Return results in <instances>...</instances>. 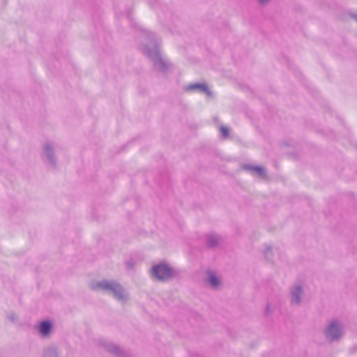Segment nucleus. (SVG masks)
<instances>
[{
	"label": "nucleus",
	"mask_w": 357,
	"mask_h": 357,
	"mask_svg": "<svg viewBox=\"0 0 357 357\" xmlns=\"http://www.w3.org/2000/svg\"><path fill=\"white\" fill-rule=\"evenodd\" d=\"M171 269L166 265L155 266L152 269V275L158 280H163L170 278Z\"/></svg>",
	"instance_id": "obj_1"
},
{
	"label": "nucleus",
	"mask_w": 357,
	"mask_h": 357,
	"mask_svg": "<svg viewBox=\"0 0 357 357\" xmlns=\"http://www.w3.org/2000/svg\"><path fill=\"white\" fill-rule=\"evenodd\" d=\"M327 335L331 339L335 340L340 335V329L337 324L331 323L327 329Z\"/></svg>",
	"instance_id": "obj_2"
},
{
	"label": "nucleus",
	"mask_w": 357,
	"mask_h": 357,
	"mask_svg": "<svg viewBox=\"0 0 357 357\" xmlns=\"http://www.w3.org/2000/svg\"><path fill=\"white\" fill-rule=\"evenodd\" d=\"M247 170L250 171L254 175L259 177H264L266 174L265 169L261 167L247 166Z\"/></svg>",
	"instance_id": "obj_3"
},
{
	"label": "nucleus",
	"mask_w": 357,
	"mask_h": 357,
	"mask_svg": "<svg viewBox=\"0 0 357 357\" xmlns=\"http://www.w3.org/2000/svg\"><path fill=\"white\" fill-rule=\"evenodd\" d=\"M51 323L49 321H43L39 328V331L40 333H42L43 335H47L51 330Z\"/></svg>",
	"instance_id": "obj_4"
},
{
	"label": "nucleus",
	"mask_w": 357,
	"mask_h": 357,
	"mask_svg": "<svg viewBox=\"0 0 357 357\" xmlns=\"http://www.w3.org/2000/svg\"><path fill=\"white\" fill-rule=\"evenodd\" d=\"M103 288L112 289L114 291H117L119 286L114 283L107 282L105 284H101Z\"/></svg>",
	"instance_id": "obj_5"
},
{
	"label": "nucleus",
	"mask_w": 357,
	"mask_h": 357,
	"mask_svg": "<svg viewBox=\"0 0 357 357\" xmlns=\"http://www.w3.org/2000/svg\"><path fill=\"white\" fill-rule=\"evenodd\" d=\"M220 134L221 135L224 137V138H227L229 137V130L227 127L226 126H221L220 128Z\"/></svg>",
	"instance_id": "obj_6"
},
{
	"label": "nucleus",
	"mask_w": 357,
	"mask_h": 357,
	"mask_svg": "<svg viewBox=\"0 0 357 357\" xmlns=\"http://www.w3.org/2000/svg\"><path fill=\"white\" fill-rule=\"evenodd\" d=\"M209 282L213 287H217L219 284L218 278L213 274L209 275Z\"/></svg>",
	"instance_id": "obj_7"
},
{
	"label": "nucleus",
	"mask_w": 357,
	"mask_h": 357,
	"mask_svg": "<svg viewBox=\"0 0 357 357\" xmlns=\"http://www.w3.org/2000/svg\"><path fill=\"white\" fill-rule=\"evenodd\" d=\"M301 292V289L300 288H297L296 289V291L294 292V294H293V300H294V301L298 302L299 298H298V294H300Z\"/></svg>",
	"instance_id": "obj_8"
},
{
	"label": "nucleus",
	"mask_w": 357,
	"mask_h": 357,
	"mask_svg": "<svg viewBox=\"0 0 357 357\" xmlns=\"http://www.w3.org/2000/svg\"><path fill=\"white\" fill-rule=\"evenodd\" d=\"M191 89H206V86H202V85H200V84H195V85H192L190 86Z\"/></svg>",
	"instance_id": "obj_9"
},
{
	"label": "nucleus",
	"mask_w": 357,
	"mask_h": 357,
	"mask_svg": "<svg viewBox=\"0 0 357 357\" xmlns=\"http://www.w3.org/2000/svg\"><path fill=\"white\" fill-rule=\"evenodd\" d=\"M261 3H265L268 1V0H260Z\"/></svg>",
	"instance_id": "obj_10"
}]
</instances>
